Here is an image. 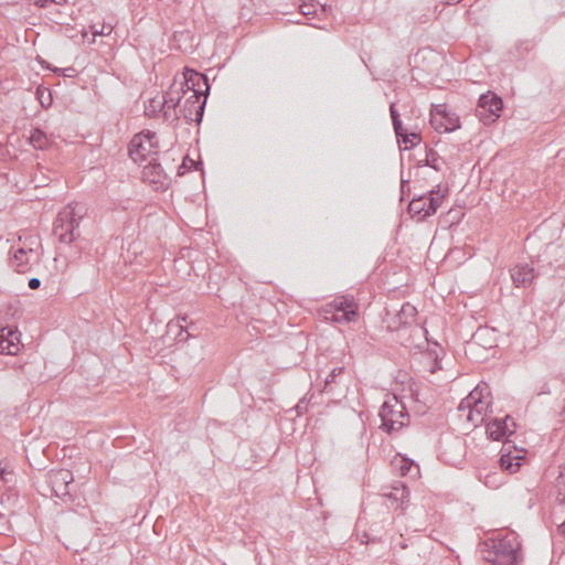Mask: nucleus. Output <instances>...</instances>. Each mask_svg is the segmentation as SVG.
<instances>
[{"mask_svg":"<svg viewBox=\"0 0 565 565\" xmlns=\"http://www.w3.org/2000/svg\"><path fill=\"white\" fill-rule=\"evenodd\" d=\"M81 203H70L63 207L53 223V235L63 244H72L81 237L79 225L86 215Z\"/></svg>","mask_w":565,"mask_h":565,"instance_id":"obj_1","label":"nucleus"},{"mask_svg":"<svg viewBox=\"0 0 565 565\" xmlns=\"http://www.w3.org/2000/svg\"><path fill=\"white\" fill-rule=\"evenodd\" d=\"M486 545L489 548L484 551L483 557L493 565H518L521 559V543L514 532L492 539Z\"/></svg>","mask_w":565,"mask_h":565,"instance_id":"obj_2","label":"nucleus"},{"mask_svg":"<svg viewBox=\"0 0 565 565\" xmlns=\"http://www.w3.org/2000/svg\"><path fill=\"white\" fill-rule=\"evenodd\" d=\"M379 416L382 420L381 428L388 434L402 430L409 425L411 419L405 404L396 395L388 396L384 401Z\"/></svg>","mask_w":565,"mask_h":565,"instance_id":"obj_3","label":"nucleus"},{"mask_svg":"<svg viewBox=\"0 0 565 565\" xmlns=\"http://www.w3.org/2000/svg\"><path fill=\"white\" fill-rule=\"evenodd\" d=\"M489 404V402L483 399V391L477 386L460 402L458 411L467 412V422L477 427L484 422Z\"/></svg>","mask_w":565,"mask_h":565,"instance_id":"obj_4","label":"nucleus"},{"mask_svg":"<svg viewBox=\"0 0 565 565\" xmlns=\"http://www.w3.org/2000/svg\"><path fill=\"white\" fill-rule=\"evenodd\" d=\"M444 194L438 190H430L426 194L413 198L408 204V213L417 221H424L434 215L441 205Z\"/></svg>","mask_w":565,"mask_h":565,"instance_id":"obj_5","label":"nucleus"},{"mask_svg":"<svg viewBox=\"0 0 565 565\" xmlns=\"http://www.w3.org/2000/svg\"><path fill=\"white\" fill-rule=\"evenodd\" d=\"M158 138L156 132L147 130L132 137L128 145V154L134 162H142L151 153H156Z\"/></svg>","mask_w":565,"mask_h":565,"instance_id":"obj_6","label":"nucleus"},{"mask_svg":"<svg viewBox=\"0 0 565 565\" xmlns=\"http://www.w3.org/2000/svg\"><path fill=\"white\" fill-rule=\"evenodd\" d=\"M502 109V98L495 93L489 90L479 97L476 116L483 125H490L500 117Z\"/></svg>","mask_w":565,"mask_h":565,"instance_id":"obj_7","label":"nucleus"},{"mask_svg":"<svg viewBox=\"0 0 565 565\" xmlns=\"http://www.w3.org/2000/svg\"><path fill=\"white\" fill-rule=\"evenodd\" d=\"M73 481V473L68 469L51 470L46 475V483L50 488L51 495L64 502L72 500L71 484Z\"/></svg>","mask_w":565,"mask_h":565,"instance_id":"obj_8","label":"nucleus"},{"mask_svg":"<svg viewBox=\"0 0 565 565\" xmlns=\"http://www.w3.org/2000/svg\"><path fill=\"white\" fill-rule=\"evenodd\" d=\"M189 94L184 99L181 108L179 109L180 118H183L188 124H201L206 105V95H200V89Z\"/></svg>","mask_w":565,"mask_h":565,"instance_id":"obj_9","label":"nucleus"},{"mask_svg":"<svg viewBox=\"0 0 565 565\" xmlns=\"http://www.w3.org/2000/svg\"><path fill=\"white\" fill-rule=\"evenodd\" d=\"M430 125L439 134L451 132L460 128V119L445 104H440L430 111Z\"/></svg>","mask_w":565,"mask_h":565,"instance_id":"obj_10","label":"nucleus"},{"mask_svg":"<svg viewBox=\"0 0 565 565\" xmlns=\"http://www.w3.org/2000/svg\"><path fill=\"white\" fill-rule=\"evenodd\" d=\"M326 312L330 313L328 319L334 322H350L358 316V306L352 298L341 296L328 305Z\"/></svg>","mask_w":565,"mask_h":565,"instance_id":"obj_11","label":"nucleus"},{"mask_svg":"<svg viewBox=\"0 0 565 565\" xmlns=\"http://www.w3.org/2000/svg\"><path fill=\"white\" fill-rule=\"evenodd\" d=\"M143 181L152 185L156 191H166L171 184V178L156 160H151L142 170Z\"/></svg>","mask_w":565,"mask_h":565,"instance_id":"obj_12","label":"nucleus"},{"mask_svg":"<svg viewBox=\"0 0 565 565\" xmlns=\"http://www.w3.org/2000/svg\"><path fill=\"white\" fill-rule=\"evenodd\" d=\"M180 90L186 95L200 89V95H209L210 84L206 75L194 70L185 68L183 81L179 84Z\"/></svg>","mask_w":565,"mask_h":565,"instance_id":"obj_13","label":"nucleus"},{"mask_svg":"<svg viewBox=\"0 0 565 565\" xmlns=\"http://www.w3.org/2000/svg\"><path fill=\"white\" fill-rule=\"evenodd\" d=\"M21 333L17 329H0V354L15 355L22 348Z\"/></svg>","mask_w":565,"mask_h":565,"instance_id":"obj_14","label":"nucleus"},{"mask_svg":"<svg viewBox=\"0 0 565 565\" xmlns=\"http://www.w3.org/2000/svg\"><path fill=\"white\" fill-rule=\"evenodd\" d=\"M539 274L534 267L526 263L516 264L510 269L511 279L516 288L530 287Z\"/></svg>","mask_w":565,"mask_h":565,"instance_id":"obj_15","label":"nucleus"},{"mask_svg":"<svg viewBox=\"0 0 565 565\" xmlns=\"http://www.w3.org/2000/svg\"><path fill=\"white\" fill-rule=\"evenodd\" d=\"M38 262V253L32 248L25 249L20 247L14 250L12 257H10V266L17 273H26L31 269L33 263Z\"/></svg>","mask_w":565,"mask_h":565,"instance_id":"obj_16","label":"nucleus"},{"mask_svg":"<svg viewBox=\"0 0 565 565\" xmlns=\"http://www.w3.org/2000/svg\"><path fill=\"white\" fill-rule=\"evenodd\" d=\"M383 497L387 500L386 505L388 508H401V510L404 511L406 509L405 504L409 501V489L405 483L396 482Z\"/></svg>","mask_w":565,"mask_h":565,"instance_id":"obj_17","label":"nucleus"},{"mask_svg":"<svg viewBox=\"0 0 565 565\" xmlns=\"http://www.w3.org/2000/svg\"><path fill=\"white\" fill-rule=\"evenodd\" d=\"M511 420L510 416H505L504 418H493L491 422L487 424V435L489 438L493 440H501L507 436H510L514 433L515 424L511 422V425L508 423Z\"/></svg>","mask_w":565,"mask_h":565,"instance_id":"obj_18","label":"nucleus"},{"mask_svg":"<svg viewBox=\"0 0 565 565\" xmlns=\"http://www.w3.org/2000/svg\"><path fill=\"white\" fill-rule=\"evenodd\" d=\"M180 92H181L180 88L179 87L177 88L175 84H173L169 87V89L162 96V102L164 103V107L172 108V110L174 113L173 120L180 119V113L178 110V108L180 109L182 106L181 105L182 97L180 96Z\"/></svg>","mask_w":565,"mask_h":565,"instance_id":"obj_19","label":"nucleus"},{"mask_svg":"<svg viewBox=\"0 0 565 565\" xmlns=\"http://www.w3.org/2000/svg\"><path fill=\"white\" fill-rule=\"evenodd\" d=\"M524 459L523 456H512L511 452L502 454L499 459L500 468L503 471H508L510 473H514L521 466V461Z\"/></svg>","mask_w":565,"mask_h":565,"instance_id":"obj_20","label":"nucleus"},{"mask_svg":"<svg viewBox=\"0 0 565 565\" xmlns=\"http://www.w3.org/2000/svg\"><path fill=\"white\" fill-rule=\"evenodd\" d=\"M29 141L33 146V148L39 150L46 149L50 143L46 134L39 128H34L31 130Z\"/></svg>","mask_w":565,"mask_h":565,"instance_id":"obj_21","label":"nucleus"},{"mask_svg":"<svg viewBox=\"0 0 565 565\" xmlns=\"http://www.w3.org/2000/svg\"><path fill=\"white\" fill-rule=\"evenodd\" d=\"M557 501L565 504V468L561 469L554 482Z\"/></svg>","mask_w":565,"mask_h":565,"instance_id":"obj_22","label":"nucleus"},{"mask_svg":"<svg viewBox=\"0 0 565 565\" xmlns=\"http://www.w3.org/2000/svg\"><path fill=\"white\" fill-rule=\"evenodd\" d=\"M398 141L403 142L405 145V149H412L419 145L422 141L420 134L418 132H408L406 131L399 138H397Z\"/></svg>","mask_w":565,"mask_h":565,"instance_id":"obj_23","label":"nucleus"},{"mask_svg":"<svg viewBox=\"0 0 565 565\" xmlns=\"http://www.w3.org/2000/svg\"><path fill=\"white\" fill-rule=\"evenodd\" d=\"M416 315V308L409 303H405L402 306V309L397 313V318L399 320V324H407L408 319H413Z\"/></svg>","mask_w":565,"mask_h":565,"instance_id":"obj_24","label":"nucleus"},{"mask_svg":"<svg viewBox=\"0 0 565 565\" xmlns=\"http://www.w3.org/2000/svg\"><path fill=\"white\" fill-rule=\"evenodd\" d=\"M164 108L166 107L162 99L151 98L146 105V114L152 117H157Z\"/></svg>","mask_w":565,"mask_h":565,"instance_id":"obj_25","label":"nucleus"},{"mask_svg":"<svg viewBox=\"0 0 565 565\" xmlns=\"http://www.w3.org/2000/svg\"><path fill=\"white\" fill-rule=\"evenodd\" d=\"M195 160L191 159L189 156H185L182 160V163L178 168V175H183L186 171L195 170L198 167Z\"/></svg>","mask_w":565,"mask_h":565,"instance_id":"obj_26","label":"nucleus"},{"mask_svg":"<svg viewBox=\"0 0 565 565\" xmlns=\"http://www.w3.org/2000/svg\"><path fill=\"white\" fill-rule=\"evenodd\" d=\"M487 328H479L472 335L471 341L468 343V348L470 350L473 349L475 345H481L482 339L488 334Z\"/></svg>","mask_w":565,"mask_h":565,"instance_id":"obj_27","label":"nucleus"},{"mask_svg":"<svg viewBox=\"0 0 565 565\" xmlns=\"http://www.w3.org/2000/svg\"><path fill=\"white\" fill-rule=\"evenodd\" d=\"M425 150H427L428 158L430 159L429 167L433 168L436 171H439L440 168L436 163L437 160L439 159V154L434 149L428 148L427 146H425Z\"/></svg>","mask_w":565,"mask_h":565,"instance_id":"obj_28","label":"nucleus"},{"mask_svg":"<svg viewBox=\"0 0 565 565\" xmlns=\"http://www.w3.org/2000/svg\"><path fill=\"white\" fill-rule=\"evenodd\" d=\"M534 392L536 395L550 394L551 391L548 382L545 380L540 381Z\"/></svg>","mask_w":565,"mask_h":565,"instance_id":"obj_29","label":"nucleus"},{"mask_svg":"<svg viewBox=\"0 0 565 565\" xmlns=\"http://www.w3.org/2000/svg\"><path fill=\"white\" fill-rule=\"evenodd\" d=\"M111 31H113L111 24L103 23V25L99 30L93 29V34H94V36H96V35L106 36V35H109L111 33Z\"/></svg>","mask_w":565,"mask_h":565,"instance_id":"obj_30","label":"nucleus"},{"mask_svg":"<svg viewBox=\"0 0 565 565\" xmlns=\"http://www.w3.org/2000/svg\"><path fill=\"white\" fill-rule=\"evenodd\" d=\"M343 367H335L333 369L327 376L326 379V386L327 385H330L331 383H333L335 381V377L338 375H340L341 373H343Z\"/></svg>","mask_w":565,"mask_h":565,"instance_id":"obj_31","label":"nucleus"},{"mask_svg":"<svg viewBox=\"0 0 565 565\" xmlns=\"http://www.w3.org/2000/svg\"><path fill=\"white\" fill-rule=\"evenodd\" d=\"M392 124H393L394 132L397 138H399L403 134H405L407 131V129H405L403 127L401 118L393 120Z\"/></svg>","mask_w":565,"mask_h":565,"instance_id":"obj_32","label":"nucleus"},{"mask_svg":"<svg viewBox=\"0 0 565 565\" xmlns=\"http://www.w3.org/2000/svg\"><path fill=\"white\" fill-rule=\"evenodd\" d=\"M392 124H393L394 132L397 138H399L403 134H405L407 131V129H405L403 127L401 118L393 120Z\"/></svg>","mask_w":565,"mask_h":565,"instance_id":"obj_33","label":"nucleus"},{"mask_svg":"<svg viewBox=\"0 0 565 565\" xmlns=\"http://www.w3.org/2000/svg\"><path fill=\"white\" fill-rule=\"evenodd\" d=\"M300 10H301V13L308 18L313 17L316 14V10H312L311 4L303 3L300 6Z\"/></svg>","mask_w":565,"mask_h":565,"instance_id":"obj_34","label":"nucleus"},{"mask_svg":"<svg viewBox=\"0 0 565 565\" xmlns=\"http://www.w3.org/2000/svg\"><path fill=\"white\" fill-rule=\"evenodd\" d=\"M49 3H55L57 6H63L66 3V0H39L38 6L41 8L47 7Z\"/></svg>","mask_w":565,"mask_h":565,"instance_id":"obj_35","label":"nucleus"},{"mask_svg":"<svg viewBox=\"0 0 565 565\" xmlns=\"http://www.w3.org/2000/svg\"><path fill=\"white\" fill-rule=\"evenodd\" d=\"M76 74V70L73 66L65 67L62 70V76L64 77H75Z\"/></svg>","mask_w":565,"mask_h":565,"instance_id":"obj_36","label":"nucleus"},{"mask_svg":"<svg viewBox=\"0 0 565 565\" xmlns=\"http://www.w3.org/2000/svg\"><path fill=\"white\" fill-rule=\"evenodd\" d=\"M390 115H391L392 121L401 118L399 113L397 111V109L395 107V104L390 105Z\"/></svg>","mask_w":565,"mask_h":565,"instance_id":"obj_37","label":"nucleus"},{"mask_svg":"<svg viewBox=\"0 0 565 565\" xmlns=\"http://www.w3.org/2000/svg\"><path fill=\"white\" fill-rule=\"evenodd\" d=\"M28 286H29L31 289H34V290H35V289L40 288V286H41V280H40L39 278H35V277L30 278V279H29V282H28Z\"/></svg>","mask_w":565,"mask_h":565,"instance_id":"obj_38","label":"nucleus"},{"mask_svg":"<svg viewBox=\"0 0 565 565\" xmlns=\"http://www.w3.org/2000/svg\"><path fill=\"white\" fill-rule=\"evenodd\" d=\"M546 253H552L554 255H559V254H564L565 249L562 248L561 246H552V247L547 248Z\"/></svg>","mask_w":565,"mask_h":565,"instance_id":"obj_39","label":"nucleus"},{"mask_svg":"<svg viewBox=\"0 0 565 565\" xmlns=\"http://www.w3.org/2000/svg\"><path fill=\"white\" fill-rule=\"evenodd\" d=\"M163 114V117L168 120V119H171L172 121L173 120V117H174V113L172 110V108H169V107H166L162 111Z\"/></svg>","mask_w":565,"mask_h":565,"instance_id":"obj_40","label":"nucleus"},{"mask_svg":"<svg viewBox=\"0 0 565 565\" xmlns=\"http://www.w3.org/2000/svg\"><path fill=\"white\" fill-rule=\"evenodd\" d=\"M451 446H452L454 448H456V449L461 450V449L463 448V443H462V440H461V439H459V438H455V439H454V441H452V444H451Z\"/></svg>","mask_w":565,"mask_h":565,"instance_id":"obj_41","label":"nucleus"},{"mask_svg":"<svg viewBox=\"0 0 565 565\" xmlns=\"http://www.w3.org/2000/svg\"><path fill=\"white\" fill-rule=\"evenodd\" d=\"M168 328H169L170 330H172V329H174V328H175V329H179V333L177 334L178 337H180V335H181V333H182V331H183V326H181V324H179V323L173 324L172 322H169V323H168Z\"/></svg>","mask_w":565,"mask_h":565,"instance_id":"obj_42","label":"nucleus"},{"mask_svg":"<svg viewBox=\"0 0 565 565\" xmlns=\"http://www.w3.org/2000/svg\"><path fill=\"white\" fill-rule=\"evenodd\" d=\"M429 164H430V159L428 158V153L426 152L425 159L424 160H419L417 166L418 167H424V166L429 167Z\"/></svg>","mask_w":565,"mask_h":565,"instance_id":"obj_43","label":"nucleus"},{"mask_svg":"<svg viewBox=\"0 0 565 565\" xmlns=\"http://www.w3.org/2000/svg\"><path fill=\"white\" fill-rule=\"evenodd\" d=\"M429 164H430V159L428 158V153L426 152L425 159L424 160H419L417 166L418 167H424V166L429 167Z\"/></svg>","mask_w":565,"mask_h":565,"instance_id":"obj_44","label":"nucleus"},{"mask_svg":"<svg viewBox=\"0 0 565 565\" xmlns=\"http://www.w3.org/2000/svg\"><path fill=\"white\" fill-rule=\"evenodd\" d=\"M0 478H1L3 481L8 482L7 471H6V469H4V468H1V467H0Z\"/></svg>","mask_w":565,"mask_h":565,"instance_id":"obj_45","label":"nucleus"},{"mask_svg":"<svg viewBox=\"0 0 565 565\" xmlns=\"http://www.w3.org/2000/svg\"><path fill=\"white\" fill-rule=\"evenodd\" d=\"M46 68L51 70L53 73L57 74V75H62V70L63 68H58V67H51L50 65L46 66Z\"/></svg>","mask_w":565,"mask_h":565,"instance_id":"obj_46","label":"nucleus"},{"mask_svg":"<svg viewBox=\"0 0 565 565\" xmlns=\"http://www.w3.org/2000/svg\"><path fill=\"white\" fill-rule=\"evenodd\" d=\"M406 183H408V181H407V180H404V179L402 178V180H401V192H402V195H403L404 193H406V190H405V185H406Z\"/></svg>","mask_w":565,"mask_h":565,"instance_id":"obj_47","label":"nucleus"},{"mask_svg":"<svg viewBox=\"0 0 565 565\" xmlns=\"http://www.w3.org/2000/svg\"><path fill=\"white\" fill-rule=\"evenodd\" d=\"M436 369H441V366L439 365L438 356L437 355L435 356V365H434L431 372H435Z\"/></svg>","mask_w":565,"mask_h":565,"instance_id":"obj_48","label":"nucleus"},{"mask_svg":"<svg viewBox=\"0 0 565 565\" xmlns=\"http://www.w3.org/2000/svg\"><path fill=\"white\" fill-rule=\"evenodd\" d=\"M306 406H302L301 402L297 404V411L300 413Z\"/></svg>","mask_w":565,"mask_h":565,"instance_id":"obj_49","label":"nucleus"},{"mask_svg":"<svg viewBox=\"0 0 565 565\" xmlns=\"http://www.w3.org/2000/svg\"><path fill=\"white\" fill-rule=\"evenodd\" d=\"M461 0H447V4H456L458 2H460Z\"/></svg>","mask_w":565,"mask_h":565,"instance_id":"obj_50","label":"nucleus"},{"mask_svg":"<svg viewBox=\"0 0 565 565\" xmlns=\"http://www.w3.org/2000/svg\"><path fill=\"white\" fill-rule=\"evenodd\" d=\"M559 529H561V532L565 535V521L562 523Z\"/></svg>","mask_w":565,"mask_h":565,"instance_id":"obj_51","label":"nucleus"}]
</instances>
